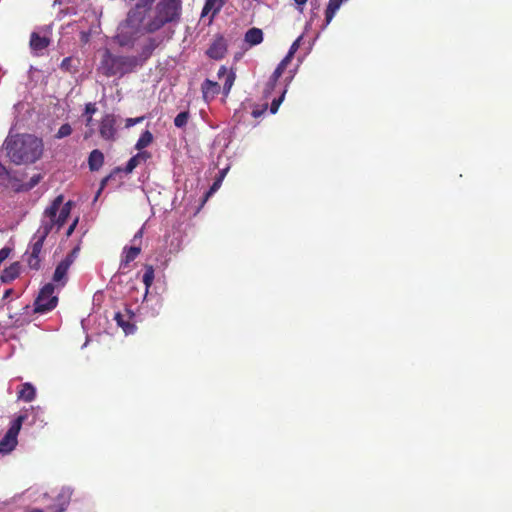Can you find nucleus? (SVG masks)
I'll use <instances>...</instances> for the list:
<instances>
[{
    "instance_id": "nucleus-1",
    "label": "nucleus",
    "mask_w": 512,
    "mask_h": 512,
    "mask_svg": "<svg viewBox=\"0 0 512 512\" xmlns=\"http://www.w3.org/2000/svg\"><path fill=\"white\" fill-rule=\"evenodd\" d=\"M162 42L163 39L160 36H148L136 55L113 54L111 49L105 48L101 54L97 72L105 77H113V75L123 77L125 74L133 73L137 68L143 67Z\"/></svg>"
},
{
    "instance_id": "nucleus-2",
    "label": "nucleus",
    "mask_w": 512,
    "mask_h": 512,
    "mask_svg": "<svg viewBox=\"0 0 512 512\" xmlns=\"http://www.w3.org/2000/svg\"><path fill=\"white\" fill-rule=\"evenodd\" d=\"M134 3L127 12L124 21L120 22L114 35V41L120 47L132 49L141 34H145L147 13L155 0H129Z\"/></svg>"
},
{
    "instance_id": "nucleus-3",
    "label": "nucleus",
    "mask_w": 512,
    "mask_h": 512,
    "mask_svg": "<svg viewBox=\"0 0 512 512\" xmlns=\"http://www.w3.org/2000/svg\"><path fill=\"white\" fill-rule=\"evenodd\" d=\"M182 18V0H159L146 21V34H154L166 25H176Z\"/></svg>"
},
{
    "instance_id": "nucleus-4",
    "label": "nucleus",
    "mask_w": 512,
    "mask_h": 512,
    "mask_svg": "<svg viewBox=\"0 0 512 512\" xmlns=\"http://www.w3.org/2000/svg\"><path fill=\"white\" fill-rule=\"evenodd\" d=\"M5 148L11 161L19 165V163L35 162L39 159L43 144L38 138H14L7 140Z\"/></svg>"
},
{
    "instance_id": "nucleus-5",
    "label": "nucleus",
    "mask_w": 512,
    "mask_h": 512,
    "mask_svg": "<svg viewBox=\"0 0 512 512\" xmlns=\"http://www.w3.org/2000/svg\"><path fill=\"white\" fill-rule=\"evenodd\" d=\"M52 229L53 222H51V220H47V217L44 216L41 221V225L31 239L29 250L26 253V261L31 269H40L43 245Z\"/></svg>"
},
{
    "instance_id": "nucleus-6",
    "label": "nucleus",
    "mask_w": 512,
    "mask_h": 512,
    "mask_svg": "<svg viewBox=\"0 0 512 512\" xmlns=\"http://www.w3.org/2000/svg\"><path fill=\"white\" fill-rule=\"evenodd\" d=\"M63 203V195H58L54 198L52 203L45 209L44 217L46 220L52 221V229L57 226L58 229L66 223L73 205L72 201Z\"/></svg>"
},
{
    "instance_id": "nucleus-7",
    "label": "nucleus",
    "mask_w": 512,
    "mask_h": 512,
    "mask_svg": "<svg viewBox=\"0 0 512 512\" xmlns=\"http://www.w3.org/2000/svg\"><path fill=\"white\" fill-rule=\"evenodd\" d=\"M59 302L55 295V284L47 283L40 290L37 298L34 300V312L45 313L56 308Z\"/></svg>"
},
{
    "instance_id": "nucleus-8",
    "label": "nucleus",
    "mask_w": 512,
    "mask_h": 512,
    "mask_svg": "<svg viewBox=\"0 0 512 512\" xmlns=\"http://www.w3.org/2000/svg\"><path fill=\"white\" fill-rule=\"evenodd\" d=\"M26 418V415H18L12 421L10 428L0 440V453H10L15 449L18 444V435Z\"/></svg>"
},
{
    "instance_id": "nucleus-9",
    "label": "nucleus",
    "mask_w": 512,
    "mask_h": 512,
    "mask_svg": "<svg viewBox=\"0 0 512 512\" xmlns=\"http://www.w3.org/2000/svg\"><path fill=\"white\" fill-rule=\"evenodd\" d=\"M77 252H78V249H73L70 253L66 254L65 258L62 259L54 273H53V276H52V280L54 282V286L55 287H64L68 277H67V273H68V270L70 268V266L72 265L76 255H77Z\"/></svg>"
},
{
    "instance_id": "nucleus-10",
    "label": "nucleus",
    "mask_w": 512,
    "mask_h": 512,
    "mask_svg": "<svg viewBox=\"0 0 512 512\" xmlns=\"http://www.w3.org/2000/svg\"><path fill=\"white\" fill-rule=\"evenodd\" d=\"M117 118L112 113H107L104 115L100 121L99 125V134L102 138L108 139V141H113L117 135Z\"/></svg>"
},
{
    "instance_id": "nucleus-11",
    "label": "nucleus",
    "mask_w": 512,
    "mask_h": 512,
    "mask_svg": "<svg viewBox=\"0 0 512 512\" xmlns=\"http://www.w3.org/2000/svg\"><path fill=\"white\" fill-rule=\"evenodd\" d=\"M135 312L131 308H124L123 311H118L114 315V320L123 328L126 334L133 333L136 330L134 324Z\"/></svg>"
},
{
    "instance_id": "nucleus-12",
    "label": "nucleus",
    "mask_w": 512,
    "mask_h": 512,
    "mask_svg": "<svg viewBox=\"0 0 512 512\" xmlns=\"http://www.w3.org/2000/svg\"><path fill=\"white\" fill-rule=\"evenodd\" d=\"M228 46L225 37L219 34L215 37L206 51V55L212 59H222L227 52Z\"/></svg>"
},
{
    "instance_id": "nucleus-13",
    "label": "nucleus",
    "mask_w": 512,
    "mask_h": 512,
    "mask_svg": "<svg viewBox=\"0 0 512 512\" xmlns=\"http://www.w3.org/2000/svg\"><path fill=\"white\" fill-rule=\"evenodd\" d=\"M226 2L227 0H206L202 7L201 16L204 17L210 13V22H212L214 17L221 12Z\"/></svg>"
},
{
    "instance_id": "nucleus-14",
    "label": "nucleus",
    "mask_w": 512,
    "mask_h": 512,
    "mask_svg": "<svg viewBox=\"0 0 512 512\" xmlns=\"http://www.w3.org/2000/svg\"><path fill=\"white\" fill-rule=\"evenodd\" d=\"M50 43L51 39L49 37L41 36L37 31H33L30 36V47L36 55H39L42 50L47 49Z\"/></svg>"
},
{
    "instance_id": "nucleus-15",
    "label": "nucleus",
    "mask_w": 512,
    "mask_h": 512,
    "mask_svg": "<svg viewBox=\"0 0 512 512\" xmlns=\"http://www.w3.org/2000/svg\"><path fill=\"white\" fill-rule=\"evenodd\" d=\"M73 491L71 488L63 487L55 497L54 510L64 511L70 503Z\"/></svg>"
},
{
    "instance_id": "nucleus-16",
    "label": "nucleus",
    "mask_w": 512,
    "mask_h": 512,
    "mask_svg": "<svg viewBox=\"0 0 512 512\" xmlns=\"http://www.w3.org/2000/svg\"><path fill=\"white\" fill-rule=\"evenodd\" d=\"M264 40V32L262 28L251 27L249 28L244 35V41L250 47L257 46V44L262 43Z\"/></svg>"
},
{
    "instance_id": "nucleus-17",
    "label": "nucleus",
    "mask_w": 512,
    "mask_h": 512,
    "mask_svg": "<svg viewBox=\"0 0 512 512\" xmlns=\"http://www.w3.org/2000/svg\"><path fill=\"white\" fill-rule=\"evenodd\" d=\"M221 90V86L214 80L206 79L202 84V94L206 101L215 98Z\"/></svg>"
},
{
    "instance_id": "nucleus-18",
    "label": "nucleus",
    "mask_w": 512,
    "mask_h": 512,
    "mask_svg": "<svg viewBox=\"0 0 512 512\" xmlns=\"http://www.w3.org/2000/svg\"><path fill=\"white\" fill-rule=\"evenodd\" d=\"M225 77V81L223 83V93L224 95H229L231 88L233 86V83L235 81L236 74L235 72L228 71L227 67L221 66L218 71V78L221 79V77Z\"/></svg>"
},
{
    "instance_id": "nucleus-19",
    "label": "nucleus",
    "mask_w": 512,
    "mask_h": 512,
    "mask_svg": "<svg viewBox=\"0 0 512 512\" xmlns=\"http://www.w3.org/2000/svg\"><path fill=\"white\" fill-rule=\"evenodd\" d=\"M104 163V154L102 150L94 149L91 150L88 157V165L91 171H98L102 168Z\"/></svg>"
},
{
    "instance_id": "nucleus-20",
    "label": "nucleus",
    "mask_w": 512,
    "mask_h": 512,
    "mask_svg": "<svg viewBox=\"0 0 512 512\" xmlns=\"http://www.w3.org/2000/svg\"><path fill=\"white\" fill-rule=\"evenodd\" d=\"M140 252H141V247H137V246L124 247V255L120 261V267L122 269H125V267H128L131 261L137 259Z\"/></svg>"
},
{
    "instance_id": "nucleus-21",
    "label": "nucleus",
    "mask_w": 512,
    "mask_h": 512,
    "mask_svg": "<svg viewBox=\"0 0 512 512\" xmlns=\"http://www.w3.org/2000/svg\"><path fill=\"white\" fill-rule=\"evenodd\" d=\"M21 266L19 262H13L9 266H7L5 269H3L1 274V281L3 282H11L14 281V279L18 278L20 274Z\"/></svg>"
},
{
    "instance_id": "nucleus-22",
    "label": "nucleus",
    "mask_w": 512,
    "mask_h": 512,
    "mask_svg": "<svg viewBox=\"0 0 512 512\" xmlns=\"http://www.w3.org/2000/svg\"><path fill=\"white\" fill-rule=\"evenodd\" d=\"M149 157H151V153L149 152L136 153V155L132 156L129 159L124 171L126 172V174H130V172H133L134 169L137 168L139 163L145 162V160L149 159Z\"/></svg>"
},
{
    "instance_id": "nucleus-23",
    "label": "nucleus",
    "mask_w": 512,
    "mask_h": 512,
    "mask_svg": "<svg viewBox=\"0 0 512 512\" xmlns=\"http://www.w3.org/2000/svg\"><path fill=\"white\" fill-rule=\"evenodd\" d=\"M345 0H329L325 10V25H329Z\"/></svg>"
},
{
    "instance_id": "nucleus-24",
    "label": "nucleus",
    "mask_w": 512,
    "mask_h": 512,
    "mask_svg": "<svg viewBox=\"0 0 512 512\" xmlns=\"http://www.w3.org/2000/svg\"><path fill=\"white\" fill-rule=\"evenodd\" d=\"M18 397L25 401H33L36 397V389L31 382H25L22 384L19 392Z\"/></svg>"
},
{
    "instance_id": "nucleus-25",
    "label": "nucleus",
    "mask_w": 512,
    "mask_h": 512,
    "mask_svg": "<svg viewBox=\"0 0 512 512\" xmlns=\"http://www.w3.org/2000/svg\"><path fill=\"white\" fill-rule=\"evenodd\" d=\"M153 143V135L149 130H145L141 133L139 139L135 143V148L139 151H144L143 148L148 147Z\"/></svg>"
},
{
    "instance_id": "nucleus-26",
    "label": "nucleus",
    "mask_w": 512,
    "mask_h": 512,
    "mask_svg": "<svg viewBox=\"0 0 512 512\" xmlns=\"http://www.w3.org/2000/svg\"><path fill=\"white\" fill-rule=\"evenodd\" d=\"M155 278V269L152 265H146L144 274L142 276V281L146 286V290H149L151 287L153 280Z\"/></svg>"
},
{
    "instance_id": "nucleus-27",
    "label": "nucleus",
    "mask_w": 512,
    "mask_h": 512,
    "mask_svg": "<svg viewBox=\"0 0 512 512\" xmlns=\"http://www.w3.org/2000/svg\"><path fill=\"white\" fill-rule=\"evenodd\" d=\"M280 77H281L280 70H279V68L277 66V68L272 73V75L270 76V78H269V80H268V82L266 84V88H265L266 95H269V93H271L272 90L275 89V87L277 85V82L280 79Z\"/></svg>"
},
{
    "instance_id": "nucleus-28",
    "label": "nucleus",
    "mask_w": 512,
    "mask_h": 512,
    "mask_svg": "<svg viewBox=\"0 0 512 512\" xmlns=\"http://www.w3.org/2000/svg\"><path fill=\"white\" fill-rule=\"evenodd\" d=\"M280 77H281L280 70H279V68L277 66V68L272 73V75L270 76V78H269V80H268V82L266 84V88H265L266 95H269V93H271L272 90L275 89V87L277 85V82L280 79Z\"/></svg>"
},
{
    "instance_id": "nucleus-29",
    "label": "nucleus",
    "mask_w": 512,
    "mask_h": 512,
    "mask_svg": "<svg viewBox=\"0 0 512 512\" xmlns=\"http://www.w3.org/2000/svg\"><path fill=\"white\" fill-rule=\"evenodd\" d=\"M191 115L189 110H184L183 112H180L175 116L174 118V125L177 128H184V126L187 125Z\"/></svg>"
},
{
    "instance_id": "nucleus-30",
    "label": "nucleus",
    "mask_w": 512,
    "mask_h": 512,
    "mask_svg": "<svg viewBox=\"0 0 512 512\" xmlns=\"http://www.w3.org/2000/svg\"><path fill=\"white\" fill-rule=\"evenodd\" d=\"M42 176L41 174H35L31 177L30 181L28 183H24L21 186H17L16 190H31L33 187L37 186L39 182L41 181Z\"/></svg>"
},
{
    "instance_id": "nucleus-31",
    "label": "nucleus",
    "mask_w": 512,
    "mask_h": 512,
    "mask_svg": "<svg viewBox=\"0 0 512 512\" xmlns=\"http://www.w3.org/2000/svg\"><path fill=\"white\" fill-rule=\"evenodd\" d=\"M97 108L94 103H87L85 105V114H87L86 125L89 126L92 123V114L96 113Z\"/></svg>"
},
{
    "instance_id": "nucleus-32",
    "label": "nucleus",
    "mask_w": 512,
    "mask_h": 512,
    "mask_svg": "<svg viewBox=\"0 0 512 512\" xmlns=\"http://www.w3.org/2000/svg\"><path fill=\"white\" fill-rule=\"evenodd\" d=\"M72 131L70 124H62L56 133V138L68 137V135H71Z\"/></svg>"
},
{
    "instance_id": "nucleus-33",
    "label": "nucleus",
    "mask_w": 512,
    "mask_h": 512,
    "mask_svg": "<svg viewBox=\"0 0 512 512\" xmlns=\"http://www.w3.org/2000/svg\"><path fill=\"white\" fill-rule=\"evenodd\" d=\"M285 92L286 91H283L282 94L280 95V97L274 98V100L271 102V105H270L271 113H273V114L277 113L281 103L283 102V100L285 98Z\"/></svg>"
},
{
    "instance_id": "nucleus-34",
    "label": "nucleus",
    "mask_w": 512,
    "mask_h": 512,
    "mask_svg": "<svg viewBox=\"0 0 512 512\" xmlns=\"http://www.w3.org/2000/svg\"><path fill=\"white\" fill-rule=\"evenodd\" d=\"M300 41H301V37H298L296 40H294V42L292 43L288 53H287V57L289 59V62H291L292 58H294V54L296 53V51L298 50L299 46H300Z\"/></svg>"
},
{
    "instance_id": "nucleus-35",
    "label": "nucleus",
    "mask_w": 512,
    "mask_h": 512,
    "mask_svg": "<svg viewBox=\"0 0 512 512\" xmlns=\"http://www.w3.org/2000/svg\"><path fill=\"white\" fill-rule=\"evenodd\" d=\"M0 177L5 178L6 180H16V177L12 176V173L8 170V168L5 167L2 162H0Z\"/></svg>"
},
{
    "instance_id": "nucleus-36",
    "label": "nucleus",
    "mask_w": 512,
    "mask_h": 512,
    "mask_svg": "<svg viewBox=\"0 0 512 512\" xmlns=\"http://www.w3.org/2000/svg\"><path fill=\"white\" fill-rule=\"evenodd\" d=\"M72 62H73V58L72 57H65L63 58V60L60 62V68L64 71H71V68H72Z\"/></svg>"
},
{
    "instance_id": "nucleus-37",
    "label": "nucleus",
    "mask_w": 512,
    "mask_h": 512,
    "mask_svg": "<svg viewBox=\"0 0 512 512\" xmlns=\"http://www.w3.org/2000/svg\"><path fill=\"white\" fill-rule=\"evenodd\" d=\"M144 116H138V118H128L126 119V127L131 128V126L137 125V123H141L144 120Z\"/></svg>"
},
{
    "instance_id": "nucleus-38",
    "label": "nucleus",
    "mask_w": 512,
    "mask_h": 512,
    "mask_svg": "<svg viewBox=\"0 0 512 512\" xmlns=\"http://www.w3.org/2000/svg\"><path fill=\"white\" fill-rule=\"evenodd\" d=\"M11 251L12 249H10V247H3L0 250V264H2L4 260L8 259Z\"/></svg>"
},
{
    "instance_id": "nucleus-39",
    "label": "nucleus",
    "mask_w": 512,
    "mask_h": 512,
    "mask_svg": "<svg viewBox=\"0 0 512 512\" xmlns=\"http://www.w3.org/2000/svg\"><path fill=\"white\" fill-rule=\"evenodd\" d=\"M289 64H290L289 59L286 54V56L282 59V61H280L279 65H278L281 75L284 73L286 67H288Z\"/></svg>"
},
{
    "instance_id": "nucleus-40",
    "label": "nucleus",
    "mask_w": 512,
    "mask_h": 512,
    "mask_svg": "<svg viewBox=\"0 0 512 512\" xmlns=\"http://www.w3.org/2000/svg\"><path fill=\"white\" fill-rule=\"evenodd\" d=\"M268 108V104H263L261 109H253L252 116L253 117H260L266 111Z\"/></svg>"
},
{
    "instance_id": "nucleus-41",
    "label": "nucleus",
    "mask_w": 512,
    "mask_h": 512,
    "mask_svg": "<svg viewBox=\"0 0 512 512\" xmlns=\"http://www.w3.org/2000/svg\"><path fill=\"white\" fill-rule=\"evenodd\" d=\"M77 223H78V219H74V221L70 224V226L66 232L68 236L71 235V233H73Z\"/></svg>"
},
{
    "instance_id": "nucleus-42",
    "label": "nucleus",
    "mask_w": 512,
    "mask_h": 512,
    "mask_svg": "<svg viewBox=\"0 0 512 512\" xmlns=\"http://www.w3.org/2000/svg\"><path fill=\"white\" fill-rule=\"evenodd\" d=\"M220 182H221V179H218V180H216V181L213 183V185L211 186V188H210V190H209L208 195H210V193L215 192V190H217V189H218V187L220 186Z\"/></svg>"
},
{
    "instance_id": "nucleus-43",
    "label": "nucleus",
    "mask_w": 512,
    "mask_h": 512,
    "mask_svg": "<svg viewBox=\"0 0 512 512\" xmlns=\"http://www.w3.org/2000/svg\"><path fill=\"white\" fill-rule=\"evenodd\" d=\"M308 0H294V2L300 6V8L302 9V7L304 6V4H306Z\"/></svg>"
},
{
    "instance_id": "nucleus-44",
    "label": "nucleus",
    "mask_w": 512,
    "mask_h": 512,
    "mask_svg": "<svg viewBox=\"0 0 512 512\" xmlns=\"http://www.w3.org/2000/svg\"><path fill=\"white\" fill-rule=\"evenodd\" d=\"M111 178V176H107L105 177L102 181H101V186H104V184L107 183V181H109V179Z\"/></svg>"
},
{
    "instance_id": "nucleus-45",
    "label": "nucleus",
    "mask_w": 512,
    "mask_h": 512,
    "mask_svg": "<svg viewBox=\"0 0 512 512\" xmlns=\"http://www.w3.org/2000/svg\"><path fill=\"white\" fill-rule=\"evenodd\" d=\"M137 236H142V231H141V229H140V231H138V232L136 233L135 238H137Z\"/></svg>"
},
{
    "instance_id": "nucleus-46",
    "label": "nucleus",
    "mask_w": 512,
    "mask_h": 512,
    "mask_svg": "<svg viewBox=\"0 0 512 512\" xmlns=\"http://www.w3.org/2000/svg\"><path fill=\"white\" fill-rule=\"evenodd\" d=\"M32 512H44V511L41 509H35V510H32Z\"/></svg>"
}]
</instances>
